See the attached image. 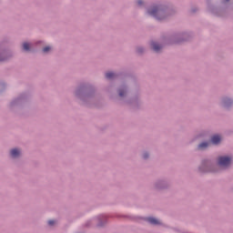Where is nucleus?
I'll return each instance as SVG.
<instances>
[{"instance_id": "obj_1", "label": "nucleus", "mask_w": 233, "mask_h": 233, "mask_svg": "<svg viewBox=\"0 0 233 233\" xmlns=\"http://www.w3.org/2000/svg\"><path fill=\"white\" fill-rule=\"evenodd\" d=\"M230 163H232V158L230 157H218L219 167H223L224 168H227V167H229Z\"/></svg>"}, {"instance_id": "obj_2", "label": "nucleus", "mask_w": 233, "mask_h": 233, "mask_svg": "<svg viewBox=\"0 0 233 233\" xmlns=\"http://www.w3.org/2000/svg\"><path fill=\"white\" fill-rule=\"evenodd\" d=\"M211 143L213 145H219L221 143V137L218 135H215L211 137Z\"/></svg>"}, {"instance_id": "obj_3", "label": "nucleus", "mask_w": 233, "mask_h": 233, "mask_svg": "<svg viewBox=\"0 0 233 233\" xmlns=\"http://www.w3.org/2000/svg\"><path fill=\"white\" fill-rule=\"evenodd\" d=\"M147 221L151 225H161V222L159 221V219L156 218L149 217L147 218Z\"/></svg>"}, {"instance_id": "obj_4", "label": "nucleus", "mask_w": 233, "mask_h": 233, "mask_svg": "<svg viewBox=\"0 0 233 233\" xmlns=\"http://www.w3.org/2000/svg\"><path fill=\"white\" fill-rule=\"evenodd\" d=\"M148 14L154 17H157V14H161V12L158 11L157 7H152L148 10Z\"/></svg>"}, {"instance_id": "obj_5", "label": "nucleus", "mask_w": 233, "mask_h": 233, "mask_svg": "<svg viewBox=\"0 0 233 233\" xmlns=\"http://www.w3.org/2000/svg\"><path fill=\"white\" fill-rule=\"evenodd\" d=\"M10 154L12 157H19V156L21 155V150L17 148H14L11 150Z\"/></svg>"}, {"instance_id": "obj_6", "label": "nucleus", "mask_w": 233, "mask_h": 233, "mask_svg": "<svg viewBox=\"0 0 233 233\" xmlns=\"http://www.w3.org/2000/svg\"><path fill=\"white\" fill-rule=\"evenodd\" d=\"M151 46H152L153 50H155V52H159V50L161 48V46H159L158 44L154 43V42L151 44Z\"/></svg>"}, {"instance_id": "obj_7", "label": "nucleus", "mask_w": 233, "mask_h": 233, "mask_svg": "<svg viewBox=\"0 0 233 233\" xmlns=\"http://www.w3.org/2000/svg\"><path fill=\"white\" fill-rule=\"evenodd\" d=\"M208 145H210V143H208V142H203V143L199 144L198 148H199L200 150H203L204 148H207V147H208Z\"/></svg>"}, {"instance_id": "obj_8", "label": "nucleus", "mask_w": 233, "mask_h": 233, "mask_svg": "<svg viewBox=\"0 0 233 233\" xmlns=\"http://www.w3.org/2000/svg\"><path fill=\"white\" fill-rule=\"evenodd\" d=\"M106 79H114L116 77V74L109 72L106 74Z\"/></svg>"}, {"instance_id": "obj_9", "label": "nucleus", "mask_w": 233, "mask_h": 233, "mask_svg": "<svg viewBox=\"0 0 233 233\" xmlns=\"http://www.w3.org/2000/svg\"><path fill=\"white\" fill-rule=\"evenodd\" d=\"M23 48H24V50H25V52H28V50H30V44H28V43H24L23 44Z\"/></svg>"}, {"instance_id": "obj_10", "label": "nucleus", "mask_w": 233, "mask_h": 233, "mask_svg": "<svg viewBox=\"0 0 233 233\" xmlns=\"http://www.w3.org/2000/svg\"><path fill=\"white\" fill-rule=\"evenodd\" d=\"M50 50H52V47H50V46H46V47H44L43 52H44L45 54H46L47 52H50Z\"/></svg>"}, {"instance_id": "obj_11", "label": "nucleus", "mask_w": 233, "mask_h": 233, "mask_svg": "<svg viewBox=\"0 0 233 233\" xmlns=\"http://www.w3.org/2000/svg\"><path fill=\"white\" fill-rule=\"evenodd\" d=\"M228 103H229V105H231L232 100H230V99L224 100V106H227L228 105Z\"/></svg>"}, {"instance_id": "obj_12", "label": "nucleus", "mask_w": 233, "mask_h": 233, "mask_svg": "<svg viewBox=\"0 0 233 233\" xmlns=\"http://www.w3.org/2000/svg\"><path fill=\"white\" fill-rule=\"evenodd\" d=\"M48 225H49L50 227H53V225H56V220H49V221H48Z\"/></svg>"}, {"instance_id": "obj_13", "label": "nucleus", "mask_w": 233, "mask_h": 233, "mask_svg": "<svg viewBox=\"0 0 233 233\" xmlns=\"http://www.w3.org/2000/svg\"><path fill=\"white\" fill-rule=\"evenodd\" d=\"M119 96L120 97H123L125 96V91L119 90Z\"/></svg>"}, {"instance_id": "obj_14", "label": "nucleus", "mask_w": 233, "mask_h": 233, "mask_svg": "<svg viewBox=\"0 0 233 233\" xmlns=\"http://www.w3.org/2000/svg\"><path fill=\"white\" fill-rule=\"evenodd\" d=\"M144 159H147L148 157V155L146 153L143 155Z\"/></svg>"}, {"instance_id": "obj_15", "label": "nucleus", "mask_w": 233, "mask_h": 233, "mask_svg": "<svg viewBox=\"0 0 233 233\" xmlns=\"http://www.w3.org/2000/svg\"><path fill=\"white\" fill-rule=\"evenodd\" d=\"M137 4L138 5H143V2L142 1H138Z\"/></svg>"}, {"instance_id": "obj_16", "label": "nucleus", "mask_w": 233, "mask_h": 233, "mask_svg": "<svg viewBox=\"0 0 233 233\" xmlns=\"http://www.w3.org/2000/svg\"><path fill=\"white\" fill-rule=\"evenodd\" d=\"M226 3H228V0H226Z\"/></svg>"}]
</instances>
